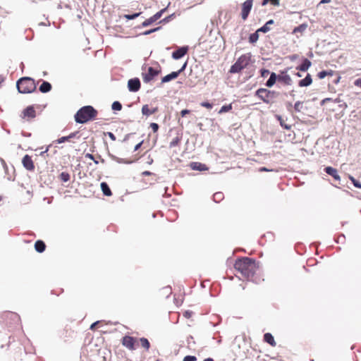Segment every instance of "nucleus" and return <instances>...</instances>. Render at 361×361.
I'll use <instances>...</instances> for the list:
<instances>
[{
    "mask_svg": "<svg viewBox=\"0 0 361 361\" xmlns=\"http://www.w3.org/2000/svg\"><path fill=\"white\" fill-rule=\"evenodd\" d=\"M140 14H141V13H134L132 15L126 14V15H124V18L127 20H133V19H135L137 17H138Z\"/></svg>",
    "mask_w": 361,
    "mask_h": 361,
    "instance_id": "nucleus-37",
    "label": "nucleus"
},
{
    "mask_svg": "<svg viewBox=\"0 0 361 361\" xmlns=\"http://www.w3.org/2000/svg\"><path fill=\"white\" fill-rule=\"evenodd\" d=\"M59 178L63 182H67L70 180V174L67 172H62L59 175Z\"/></svg>",
    "mask_w": 361,
    "mask_h": 361,
    "instance_id": "nucleus-34",
    "label": "nucleus"
},
{
    "mask_svg": "<svg viewBox=\"0 0 361 361\" xmlns=\"http://www.w3.org/2000/svg\"><path fill=\"white\" fill-rule=\"evenodd\" d=\"M188 48L187 47H183L178 48L177 50L173 52L172 57L174 59H179L187 54Z\"/></svg>",
    "mask_w": 361,
    "mask_h": 361,
    "instance_id": "nucleus-13",
    "label": "nucleus"
},
{
    "mask_svg": "<svg viewBox=\"0 0 361 361\" xmlns=\"http://www.w3.org/2000/svg\"><path fill=\"white\" fill-rule=\"evenodd\" d=\"M4 81V77L0 75V85Z\"/></svg>",
    "mask_w": 361,
    "mask_h": 361,
    "instance_id": "nucleus-63",
    "label": "nucleus"
},
{
    "mask_svg": "<svg viewBox=\"0 0 361 361\" xmlns=\"http://www.w3.org/2000/svg\"><path fill=\"white\" fill-rule=\"evenodd\" d=\"M278 119H279V121H280V124H281V126L283 128H286V129H290V126H288V125H287V124L285 123V121L282 119V118H281V116H278Z\"/></svg>",
    "mask_w": 361,
    "mask_h": 361,
    "instance_id": "nucleus-42",
    "label": "nucleus"
},
{
    "mask_svg": "<svg viewBox=\"0 0 361 361\" xmlns=\"http://www.w3.org/2000/svg\"><path fill=\"white\" fill-rule=\"evenodd\" d=\"M112 109L113 110H115V111H121V109H122V105L119 102H114L113 104H112Z\"/></svg>",
    "mask_w": 361,
    "mask_h": 361,
    "instance_id": "nucleus-35",
    "label": "nucleus"
},
{
    "mask_svg": "<svg viewBox=\"0 0 361 361\" xmlns=\"http://www.w3.org/2000/svg\"><path fill=\"white\" fill-rule=\"evenodd\" d=\"M150 128L152 129L154 133H157L159 130V125L156 123H152L150 124Z\"/></svg>",
    "mask_w": 361,
    "mask_h": 361,
    "instance_id": "nucleus-46",
    "label": "nucleus"
},
{
    "mask_svg": "<svg viewBox=\"0 0 361 361\" xmlns=\"http://www.w3.org/2000/svg\"><path fill=\"white\" fill-rule=\"evenodd\" d=\"M200 105L209 109L212 108V104L207 102H203L200 104Z\"/></svg>",
    "mask_w": 361,
    "mask_h": 361,
    "instance_id": "nucleus-47",
    "label": "nucleus"
},
{
    "mask_svg": "<svg viewBox=\"0 0 361 361\" xmlns=\"http://www.w3.org/2000/svg\"><path fill=\"white\" fill-rule=\"evenodd\" d=\"M22 164L23 166L28 171H32L35 169L34 162L32 159V157L28 154L24 156L22 160Z\"/></svg>",
    "mask_w": 361,
    "mask_h": 361,
    "instance_id": "nucleus-11",
    "label": "nucleus"
},
{
    "mask_svg": "<svg viewBox=\"0 0 361 361\" xmlns=\"http://www.w3.org/2000/svg\"><path fill=\"white\" fill-rule=\"evenodd\" d=\"M51 90V85L47 81H44L39 86V91L42 93H47Z\"/></svg>",
    "mask_w": 361,
    "mask_h": 361,
    "instance_id": "nucleus-19",
    "label": "nucleus"
},
{
    "mask_svg": "<svg viewBox=\"0 0 361 361\" xmlns=\"http://www.w3.org/2000/svg\"><path fill=\"white\" fill-rule=\"evenodd\" d=\"M159 28H160V27H156V28H154V29H152V30H147V31H145V32H144V35H149V34H151V33H152V32H156V31L159 30Z\"/></svg>",
    "mask_w": 361,
    "mask_h": 361,
    "instance_id": "nucleus-51",
    "label": "nucleus"
},
{
    "mask_svg": "<svg viewBox=\"0 0 361 361\" xmlns=\"http://www.w3.org/2000/svg\"><path fill=\"white\" fill-rule=\"evenodd\" d=\"M234 268L244 279L257 282L254 279L258 269L255 259L247 257L239 258L236 259Z\"/></svg>",
    "mask_w": 361,
    "mask_h": 361,
    "instance_id": "nucleus-1",
    "label": "nucleus"
},
{
    "mask_svg": "<svg viewBox=\"0 0 361 361\" xmlns=\"http://www.w3.org/2000/svg\"><path fill=\"white\" fill-rule=\"evenodd\" d=\"M100 323H101L100 321H97V322H94L93 324H91L90 329L92 331L95 330L96 328L98 327V326Z\"/></svg>",
    "mask_w": 361,
    "mask_h": 361,
    "instance_id": "nucleus-49",
    "label": "nucleus"
},
{
    "mask_svg": "<svg viewBox=\"0 0 361 361\" xmlns=\"http://www.w3.org/2000/svg\"><path fill=\"white\" fill-rule=\"evenodd\" d=\"M121 343L123 346L130 350H134L138 346L137 338L130 336H123L121 340Z\"/></svg>",
    "mask_w": 361,
    "mask_h": 361,
    "instance_id": "nucleus-6",
    "label": "nucleus"
},
{
    "mask_svg": "<svg viewBox=\"0 0 361 361\" xmlns=\"http://www.w3.org/2000/svg\"><path fill=\"white\" fill-rule=\"evenodd\" d=\"M85 157L88 158V159H90L91 160H93L95 164H98V161L94 159V156L92 154H89V153L86 154H85Z\"/></svg>",
    "mask_w": 361,
    "mask_h": 361,
    "instance_id": "nucleus-50",
    "label": "nucleus"
},
{
    "mask_svg": "<svg viewBox=\"0 0 361 361\" xmlns=\"http://www.w3.org/2000/svg\"><path fill=\"white\" fill-rule=\"evenodd\" d=\"M128 87L130 92H137L140 89V82L138 78H133L128 80Z\"/></svg>",
    "mask_w": 361,
    "mask_h": 361,
    "instance_id": "nucleus-12",
    "label": "nucleus"
},
{
    "mask_svg": "<svg viewBox=\"0 0 361 361\" xmlns=\"http://www.w3.org/2000/svg\"><path fill=\"white\" fill-rule=\"evenodd\" d=\"M274 23L273 20H269L267 21L262 27L257 30V32H267L270 30L269 25H271Z\"/></svg>",
    "mask_w": 361,
    "mask_h": 361,
    "instance_id": "nucleus-25",
    "label": "nucleus"
},
{
    "mask_svg": "<svg viewBox=\"0 0 361 361\" xmlns=\"http://www.w3.org/2000/svg\"><path fill=\"white\" fill-rule=\"evenodd\" d=\"M269 73V71L267 69H262L261 70V75L262 77H266Z\"/></svg>",
    "mask_w": 361,
    "mask_h": 361,
    "instance_id": "nucleus-52",
    "label": "nucleus"
},
{
    "mask_svg": "<svg viewBox=\"0 0 361 361\" xmlns=\"http://www.w3.org/2000/svg\"><path fill=\"white\" fill-rule=\"evenodd\" d=\"M36 116V111L33 106H29L25 109L21 114V118L25 121H30Z\"/></svg>",
    "mask_w": 361,
    "mask_h": 361,
    "instance_id": "nucleus-8",
    "label": "nucleus"
},
{
    "mask_svg": "<svg viewBox=\"0 0 361 361\" xmlns=\"http://www.w3.org/2000/svg\"><path fill=\"white\" fill-rule=\"evenodd\" d=\"M258 32H259L257 31L255 33H252V34H251L250 35V37H249V42L250 43H255V42H256L258 40V39H259Z\"/></svg>",
    "mask_w": 361,
    "mask_h": 361,
    "instance_id": "nucleus-31",
    "label": "nucleus"
},
{
    "mask_svg": "<svg viewBox=\"0 0 361 361\" xmlns=\"http://www.w3.org/2000/svg\"><path fill=\"white\" fill-rule=\"evenodd\" d=\"M108 135L109 137L112 140H116V136L114 135V133H111V132H109L108 133Z\"/></svg>",
    "mask_w": 361,
    "mask_h": 361,
    "instance_id": "nucleus-57",
    "label": "nucleus"
},
{
    "mask_svg": "<svg viewBox=\"0 0 361 361\" xmlns=\"http://www.w3.org/2000/svg\"><path fill=\"white\" fill-rule=\"evenodd\" d=\"M78 134V132H74V133H71L68 136L70 138V140H71V139L75 137Z\"/></svg>",
    "mask_w": 361,
    "mask_h": 361,
    "instance_id": "nucleus-54",
    "label": "nucleus"
},
{
    "mask_svg": "<svg viewBox=\"0 0 361 361\" xmlns=\"http://www.w3.org/2000/svg\"><path fill=\"white\" fill-rule=\"evenodd\" d=\"M330 2V0H321L319 4Z\"/></svg>",
    "mask_w": 361,
    "mask_h": 361,
    "instance_id": "nucleus-62",
    "label": "nucleus"
},
{
    "mask_svg": "<svg viewBox=\"0 0 361 361\" xmlns=\"http://www.w3.org/2000/svg\"><path fill=\"white\" fill-rule=\"evenodd\" d=\"M160 73H161L160 67L157 69H155L152 67H149L147 68V71L146 73H142V79L145 82H149L150 81L154 80V78L156 76L159 75Z\"/></svg>",
    "mask_w": 361,
    "mask_h": 361,
    "instance_id": "nucleus-7",
    "label": "nucleus"
},
{
    "mask_svg": "<svg viewBox=\"0 0 361 361\" xmlns=\"http://www.w3.org/2000/svg\"><path fill=\"white\" fill-rule=\"evenodd\" d=\"M350 179L351 180L355 187L361 188V183L360 181L355 180L353 176H350Z\"/></svg>",
    "mask_w": 361,
    "mask_h": 361,
    "instance_id": "nucleus-40",
    "label": "nucleus"
},
{
    "mask_svg": "<svg viewBox=\"0 0 361 361\" xmlns=\"http://www.w3.org/2000/svg\"><path fill=\"white\" fill-rule=\"evenodd\" d=\"M251 54L250 53L243 54L240 56L235 63L231 66L229 73H240L242 70L245 68L250 63Z\"/></svg>",
    "mask_w": 361,
    "mask_h": 361,
    "instance_id": "nucleus-4",
    "label": "nucleus"
},
{
    "mask_svg": "<svg viewBox=\"0 0 361 361\" xmlns=\"http://www.w3.org/2000/svg\"><path fill=\"white\" fill-rule=\"evenodd\" d=\"M339 106H340L341 108H344V109H345V108H347V106H347V104H346L345 102H342V104H339Z\"/></svg>",
    "mask_w": 361,
    "mask_h": 361,
    "instance_id": "nucleus-59",
    "label": "nucleus"
},
{
    "mask_svg": "<svg viewBox=\"0 0 361 361\" xmlns=\"http://www.w3.org/2000/svg\"><path fill=\"white\" fill-rule=\"evenodd\" d=\"M224 194L221 192H218L214 194L213 195V200L216 202H219L224 199Z\"/></svg>",
    "mask_w": 361,
    "mask_h": 361,
    "instance_id": "nucleus-30",
    "label": "nucleus"
},
{
    "mask_svg": "<svg viewBox=\"0 0 361 361\" xmlns=\"http://www.w3.org/2000/svg\"><path fill=\"white\" fill-rule=\"evenodd\" d=\"M231 109H232L231 104H229L228 105H224L220 109V110L219 111V114H221L223 113L228 112V111H231Z\"/></svg>",
    "mask_w": 361,
    "mask_h": 361,
    "instance_id": "nucleus-32",
    "label": "nucleus"
},
{
    "mask_svg": "<svg viewBox=\"0 0 361 361\" xmlns=\"http://www.w3.org/2000/svg\"><path fill=\"white\" fill-rule=\"evenodd\" d=\"M268 2H270L274 6H279V0H263V5H265Z\"/></svg>",
    "mask_w": 361,
    "mask_h": 361,
    "instance_id": "nucleus-41",
    "label": "nucleus"
},
{
    "mask_svg": "<svg viewBox=\"0 0 361 361\" xmlns=\"http://www.w3.org/2000/svg\"><path fill=\"white\" fill-rule=\"evenodd\" d=\"M150 174H151V173L147 171L142 172V175H144V176H149Z\"/></svg>",
    "mask_w": 361,
    "mask_h": 361,
    "instance_id": "nucleus-61",
    "label": "nucleus"
},
{
    "mask_svg": "<svg viewBox=\"0 0 361 361\" xmlns=\"http://www.w3.org/2000/svg\"><path fill=\"white\" fill-rule=\"evenodd\" d=\"M3 317H4V318H8L9 317V318H11L12 319H16V320L19 319L18 314L15 313V312H4Z\"/></svg>",
    "mask_w": 361,
    "mask_h": 361,
    "instance_id": "nucleus-27",
    "label": "nucleus"
},
{
    "mask_svg": "<svg viewBox=\"0 0 361 361\" xmlns=\"http://www.w3.org/2000/svg\"><path fill=\"white\" fill-rule=\"evenodd\" d=\"M71 140H70V138L68 137V136H63V137H61L60 138H59L58 140H56V142L59 144L60 143H63L64 142H71Z\"/></svg>",
    "mask_w": 361,
    "mask_h": 361,
    "instance_id": "nucleus-39",
    "label": "nucleus"
},
{
    "mask_svg": "<svg viewBox=\"0 0 361 361\" xmlns=\"http://www.w3.org/2000/svg\"><path fill=\"white\" fill-rule=\"evenodd\" d=\"M354 84L355 86H358L361 88V78L355 80Z\"/></svg>",
    "mask_w": 361,
    "mask_h": 361,
    "instance_id": "nucleus-55",
    "label": "nucleus"
},
{
    "mask_svg": "<svg viewBox=\"0 0 361 361\" xmlns=\"http://www.w3.org/2000/svg\"><path fill=\"white\" fill-rule=\"evenodd\" d=\"M97 111L92 106H85L80 108L75 114V121L78 123H85L94 120L97 116Z\"/></svg>",
    "mask_w": 361,
    "mask_h": 361,
    "instance_id": "nucleus-2",
    "label": "nucleus"
},
{
    "mask_svg": "<svg viewBox=\"0 0 361 361\" xmlns=\"http://www.w3.org/2000/svg\"><path fill=\"white\" fill-rule=\"evenodd\" d=\"M193 315V312L190 310H185L183 312V317L186 319H190Z\"/></svg>",
    "mask_w": 361,
    "mask_h": 361,
    "instance_id": "nucleus-44",
    "label": "nucleus"
},
{
    "mask_svg": "<svg viewBox=\"0 0 361 361\" xmlns=\"http://www.w3.org/2000/svg\"><path fill=\"white\" fill-rule=\"evenodd\" d=\"M138 344L141 345L146 351H148L150 348V343L146 338H137Z\"/></svg>",
    "mask_w": 361,
    "mask_h": 361,
    "instance_id": "nucleus-20",
    "label": "nucleus"
},
{
    "mask_svg": "<svg viewBox=\"0 0 361 361\" xmlns=\"http://www.w3.org/2000/svg\"><path fill=\"white\" fill-rule=\"evenodd\" d=\"M185 67H186V63H185L183 64V66H182V68L180 70H178V71L171 72V73L161 78V82L162 83L168 82L172 80L177 78L178 76L180 75V73L185 70Z\"/></svg>",
    "mask_w": 361,
    "mask_h": 361,
    "instance_id": "nucleus-10",
    "label": "nucleus"
},
{
    "mask_svg": "<svg viewBox=\"0 0 361 361\" xmlns=\"http://www.w3.org/2000/svg\"><path fill=\"white\" fill-rule=\"evenodd\" d=\"M46 245L45 243L40 240H38L35 243V249L38 252H43L45 250Z\"/></svg>",
    "mask_w": 361,
    "mask_h": 361,
    "instance_id": "nucleus-17",
    "label": "nucleus"
},
{
    "mask_svg": "<svg viewBox=\"0 0 361 361\" xmlns=\"http://www.w3.org/2000/svg\"><path fill=\"white\" fill-rule=\"evenodd\" d=\"M16 86L19 92L23 94L33 92L37 87L35 80L29 77H24L19 79Z\"/></svg>",
    "mask_w": 361,
    "mask_h": 361,
    "instance_id": "nucleus-3",
    "label": "nucleus"
},
{
    "mask_svg": "<svg viewBox=\"0 0 361 361\" xmlns=\"http://www.w3.org/2000/svg\"><path fill=\"white\" fill-rule=\"evenodd\" d=\"M306 26L305 25H300L299 27H297L294 29L293 32H302L304 30H305Z\"/></svg>",
    "mask_w": 361,
    "mask_h": 361,
    "instance_id": "nucleus-48",
    "label": "nucleus"
},
{
    "mask_svg": "<svg viewBox=\"0 0 361 361\" xmlns=\"http://www.w3.org/2000/svg\"><path fill=\"white\" fill-rule=\"evenodd\" d=\"M311 63L308 59H305L302 64L298 67V69L301 71H306L310 67Z\"/></svg>",
    "mask_w": 361,
    "mask_h": 361,
    "instance_id": "nucleus-29",
    "label": "nucleus"
},
{
    "mask_svg": "<svg viewBox=\"0 0 361 361\" xmlns=\"http://www.w3.org/2000/svg\"><path fill=\"white\" fill-rule=\"evenodd\" d=\"M157 111V108L150 109L147 104H145V105L142 106V113L143 115H145V116L152 115V114L156 113Z\"/></svg>",
    "mask_w": 361,
    "mask_h": 361,
    "instance_id": "nucleus-18",
    "label": "nucleus"
},
{
    "mask_svg": "<svg viewBox=\"0 0 361 361\" xmlns=\"http://www.w3.org/2000/svg\"><path fill=\"white\" fill-rule=\"evenodd\" d=\"M260 171H271V170L267 169L265 167H262L259 169Z\"/></svg>",
    "mask_w": 361,
    "mask_h": 361,
    "instance_id": "nucleus-60",
    "label": "nucleus"
},
{
    "mask_svg": "<svg viewBox=\"0 0 361 361\" xmlns=\"http://www.w3.org/2000/svg\"><path fill=\"white\" fill-rule=\"evenodd\" d=\"M276 79H278V76L276 75V74L275 73H271L270 78L266 82V85L268 87H272L275 84Z\"/></svg>",
    "mask_w": 361,
    "mask_h": 361,
    "instance_id": "nucleus-22",
    "label": "nucleus"
},
{
    "mask_svg": "<svg viewBox=\"0 0 361 361\" xmlns=\"http://www.w3.org/2000/svg\"><path fill=\"white\" fill-rule=\"evenodd\" d=\"M324 171L326 173L330 176H331L336 180H340L341 177L338 173V171L331 167V166H327L324 169Z\"/></svg>",
    "mask_w": 361,
    "mask_h": 361,
    "instance_id": "nucleus-14",
    "label": "nucleus"
},
{
    "mask_svg": "<svg viewBox=\"0 0 361 361\" xmlns=\"http://www.w3.org/2000/svg\"><path fill=\"white\" fill-rule=\"evenodd\" d=\"M190 113V111L188 109H183L180 111V115L182 117H184L185 115Z\"/></svg>",
    "mask_w": 361,
    "mask_h": 361,
    "instance_id": "nucleus-53",
    "label": "nucleus"
},
{
    "mask_svg": "<svg viewBox=\"0 0 361 361\" xmlns=\"http://www.w3.org/2000/svg\"><path fill=\"white\" fill-rule=\"evenodd\" d=\"M164 11H165V9H162V10L159 11V12L156 13L154 16H152L154 17V20L156 21L157 20H159L161 17V16Z\"/></svg>",
    "mask_w": 361,
    "mask_h": 361,
    "instance_id": "nucleus-43",
    "label": "nucleus"
},
{
    "mask_svg": "<svg viewBox=\"0 0 361 361\" xmlns=\"http://www.w3.org/2000/svg\"><path fill=\"white\" fill-rule=\"evenodd\" d=\"M101 189L104 195L111 196V195H112L111 190H110V188L106 183L102 182L101 183Z\"/></svg>",
    "mask_w": 361,
    "mask_h": 361,
    "instance_id": "nucleus-21",
    "label": "nucleus"
},
{
    "mask_svg": "<svg viewBox=\"0 0 361 361\" xmlns=\"http://www.w3.org/2000/svg\"><path fill=\"white\" fill-rule=\"evenodd\" d=\"M155 21L156 20H154V17L151 16L150 18H147L144 22H142V27H147V26L150 25L151 24H152L153 23H154Z\"/></svg>",
    "mask_w": 361,
    "mask_h": 361,
    "instance_id": "nucleus-33",
    "label": "nucleus"
},
{
    "mask_svg": "<svg viewBox=\"0 0 361 361\" xmlns=\"http://www.w3.org/2000/svg\"><path fill=\"white\" fill-rule=\"evenodd\" d=\"M278 80L279 82H282L285 85H290L291 82H292V80H291L290 75L288 74L279 75Z\"/></svg>",
    "mask_w": 361,
    "mask_h": 361,
    "instance_id": "nucleus-16",
    "label": "nucleus"
},
{
    "mask_svg": "<svg viewBox=\"0 0 361 361\" xmlns=\"http://www.w3.org/2000/svg\"><path fill=\"white\" fill-rule=\"evenodd\" d=\"M182 140V137L180 135H177L174 138L172 139V140L170 142L169 147H174L180 145Z\"/></svg>",
    "mask_w": 361,
    "mask_h": 361,
    "instance_id": "nucleus-26",
    "label": "nucleus"
},
{
    "mask_svg": "<svg viewBox=\"0 0 361 361\" xmlns=\"http://www.w3.org/2000/svg\"><path fill=\"white\" fill-rule=\"evenodd\" d=\"M333 74H334V71L331 70L322 71L317 74V77L319 78L320 79H323L326 76H332Z\"/></svg>",
    "mask_w": 361,
    "mask_h": 361,
    "instance_id": "nucleus-28",
    "label": "nucleus"
},
{
    "mask_svg": "<svg viewBox=\"0 0 361 361\" xmlns=\"http://www.w3.org/2000/svg\"><path fill=\"white\" fill-rule=\"evenodd\" d=\"M203 361H214L212 358H207V359H204Z\"/></svg>",
    "mask_w": 361,
    "mask_h": 361,
    "instance_id": "nucleus-64",
    "label": "nucleus"
},
{
    "mask_svg": "<svg viewBox=\"0 0 361 361\" xmlns=\"http://www.w3.org/2000/svg\"><path fill=\"white\" fill-rule=\"evenodd\" d=\"M314 259H309L307 260V265H308V266H314Z\"/></svg>",
    "mask_w": 361,
    "mask_h": 361,
    "instance_id": "nucleus-56",
    "label": "nucleus"
},
{
    "mask_svg": "<svg viewBox=\"0 0 361 361\" xmlns=\"http://www.w3.org/2000/svg\"><path fill=\"white\" fill-rule=\"evenodd\" d=\"M302 107H303V102H297L294 106V109L297 111H301Z\"/></svg>",
    "mask_w": 361,
    "mask_h": 361,
    "instance_id": "nucleus-38",
    "label": "nucleus"
},
{
    "mask_svg": "<svg viewBox=\"0 0 361 361\" xmlns=\"http://www.w3.org/2000/svg\"><path fill=\"white\" fill-rule=\"evenodd\" d=\"M312 80L311 77L308 75L304 79L300 80L299 81V86H300V87L308 86L312 83Z\"/></svg>",
    "mask_w": 361,
    "mask_h": 361,
    "instance_id": "nucleus-24",
    "label": "nucleus"
},
{
    "mask_svg": "<svg viewBox=\"0 0 361 361\" xmlns=\"http://www.w3.org/2000/svg\"><path fill=\"white\" fill-rule=\"evenodd\" d=\"M142 142H140L138 144H137L134 147V151H137L142 145Z\"/></svg>",
    "mask_w": 361,
    "mask_h": 361,
    "instance_id": "nucleus-58",
    "label": "nucleus"
},
{
    "mask_svg": "<svg viewBox=\"0 0 361 361\" xmlns=\"http://www.w3.org/2000/svg\"><path fill=\"white\" fill-rule=\"evenodd\" d=\"M253 0H246L243 4L241 8V17L243 20H245L252 7Z\"/></svg>",
    "mask_w": 361,
    "mask_h": 361,
    "instance_id": "nucleus-9",
    "label": "nucleus"
},
{
    "mask_svg": "<svg viewBox=\"0 0 361 361\" xmlns=\"http://www.w3.org/2000/svg\"><path fill=\"white\" fill-rule=\"evenodd\" d=\"M329 101H333L335 103H341L342 102V101L341 100V99L339 97L335 99L334 100H333L331 98H326L324 99H323L322 102H321V104L323 105L326 102H329Z\"/></svg>",
    "mask_w": 361,
    "mask_h": 361,
    "instance_id": "nucleus-36",
    "label": "nucleus"
},
{
    "mask_svg": "<svg viewBox=\"0 0 361 361\" xmlns=\"http://www.w3.org/2000/svg\"><path fill=\"white\" fill-rule=\"evenodd\" d=\"M190 167L194 170L198 171H204L207 169V167L204 164L198 162H192L190 164Z\"/></svg>",
    "mask_w": 361,
    "mask_h": 361,
    "instance_id": "nucleus-23",
    "label": "nucleus"
},
{
    "mask_svg": "<svg viewBox=\"0 0 361 361\" xmlns=\"http://www.w3.org/2000/svg\"><path fill=\"white\" fill-rule=\"evenodd\" d=\"M278 95V92L266 88H259L255 92V96L267 104L274 103V99Z\"/></svg>",
    "mask_w": 361,
    "mask_h": 361,
    "instance_id": "nucleus-5",
    "label": "nucleus"
},
{
    "mask_svg": "<svg viewBox=\"0 0 361 361\" xmlns=\"http://www.w3.org/2000/svg\"><path fill=\"white\" fill-rule=\"evenodd\" d=\"M197 357L192 355H187L183 358V361H196Z\"/></svg>",
    "mask_w": 361,
    "mask_h": 361,
    "instance_id": "nucleus-45",
    "label": "nucleus"
},
{
    "mask_svg": "<svg viewBox=\"0 0 361 361\" xmlns=\"http://www.w3.org/2000/svg\"><path fill=\"white\" fill-rule=\"evenodd\" d=\"M264 341L269 343L272 347H275L276 345V343L274 340V338L270 333L264 334Z\"/></svg>",
    "mask_w": 361,
    "mask_h": 361,
    "instance_id": "nucleus-15",
    "label": "nucleus"
}]
</instances>
